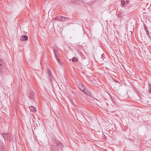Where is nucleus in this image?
<instances>
[{
	"label": "nucleus",
	"instance_id": "obj_1",
	"mask_svg": "<svg viewBox=\"0 0 151 151\" xmlns=\"http://www.w3.org/2000/svg\"><path fill=\"white\" fill-rule=\"evenodd\" d=\"M28 96L30 99H34L36 95L33 87L31 86L28 90L27 93Z\"/></svg>",
	"mask_w": 151,
	"mask_h": 151
},
{
	"label": "nucleus",
	"instance_id": "obj_2",
	"mask_svg": "<svg viewBox=\"0 0 151 151\" xmlns=\"http://www.w3.org/2000/svg\"><path fill=\"white\" fill-rule=\"evenodd\" d=\"M53 51L55 54V58L56 60H57V61L59 63H61V62L60 60V59L58 58V51L55 50H54Z\"/></svg>",
	"mask_w": 151,
	"mask_h": 151
},
{
	"label": "nucleus",
	"instance_id": "obj_3",
	"mask_svg": "<svg viewBox=\"0 0 151 151\" xmlns=\"http://www.w3.org/2000/svg\"><path fill=\"white\" fill-rule=\"evenodd\" d=\"M51 71L50 68H48L47 69V73H48V76H49V79L50 81H52L53 79V77L52 76L51 73Z\"/></svg>",
	"mask_w": 151,
	"mask_h": 151
},
{
	"label": "nucleus",
	"instance_id": "obj_4",
	"mask_svg": "<svg viewBox=\"0 0 151 151\" xmlns=\"http://www.w3.org/2000/svg\"><path fill=\"white\" fill-rule=\"evenodd\" d=\"M125 15V12L121 10L119 11L117 15V17L119 18H122Z\"/></svg>",
	"mask_w": 151,
	"mask_h": 151
},
{
	"label": "nucleus",
	"instance_id": "obj_5",
	"mask_svg": "<svg viewBox=\"0 0 151 151\" xmlns=\"http://www.w3.org/2000/svg\"><path fill=\"white\" fill-rule=\"evenodd\" d=\"M1 134L2 135L4 138L5 140H8L9 136V134L6 133H2Z\"/></svg>",
	"mask_w": 151,
	"mask_h": 151
},
{
	"label": "nucleus",
	"instance_id": "obj_6",
	"mask_svg": "<svg viewBox=\"0 0 151 151\" xmlns=\"http://www.w3.org/2000/svg\"><path fill=\"white\" fill-rule=\"evenodd\" d=\"M79 88L82 92L85 91V90L86 89V87L82 84H81L80 85Z\"/></svg>",
	"mask_w": 151,
	"mask_h": 151
},
{
	"label": "nucleus",
	"instance_id": "obj_7",
	"mask_svg": "<svg viewBox=\"0 0 151 151\" xmlns=\"http://www.w3.org/2000/svg\"><path fill=\"white\" fill-rule=\"evenodd\" d=\"M28 39V37L27 36L24 35L21 36L20 40L21 41L27 40Z\"/></svg>",
	"mask_w": 151,
	"mask_h": 151
},
{
	"label": "nucleus",
	"instance_id": "obj_8",
	"mask_svg": "<svg viewBox=\"0 0 151 151\" xmlns=\"http://www.w3.org/2000/svg\"><path fill=\"white\" fill-rule=\"evenodd\" d=\"M57 146L58 149L62 150L63 145L61 142H59L57 144Z\"/></svg>",
	"mask_w": 151,
	"mask_h": 151
},
{
	"label": "nucleus",
	"instance_id": "obj_9",
	"mask_svg": "<svg viewBox=\"0 0 151 151\" xmlns=\"http://www.w3.org/2000/svg\"><path fill=\"white\" fill-rule=\"evenodd\" d=\"M3 64V62L0 59V71H1L4 68V66Z\"/></svg>",
	"mask_w": 151,
	"mask_h": 151
},
{
	"label": "nucleus",
	"instance_id": "obj_10",
	"mask_svg": "<svg viewBox=\"0 0 151 151\" xmlns=\"http://www.w3.org/2000/svg\"><path fill=\"white\" fill-rule=\"evenodd\" d=\"M83 92L88 96H90L91 95V93L88 90H86V89L85 90V91H83Z\"/></svg>",
	"mask_w": 151,
	"mask_h": 151
},
{
	"label": "nucleus",
	"instance_id": "obj_11",
	"mask_svg": "<svg viewBox=\"0 0 151 151\" xmlns=\"http://www.w3.org/2000/svg\"><path fill=\"white\" fill-rule=\"evenodd\" d=\"M4 147V144L2 141H0V149H3Z\"/></svg>",
	"mask_w": 151,
	"mask_h": 151
},
{
	"label": "nucleus",
	"instance_id": "obj_12",
	"mask_svg": "<svg viewBox=\"0 0 151 151\" xmlns=\"http://www.w3.org/2000/svg\"><path fill=\"white\" fill-rule=\"evenodd\" d=\"M29 108L30 110L32 111H34L36 109L33 106H29Z\"/></svg>",
	"mask_w": 151,
	"mask_h": 151
},
{
	"label": "nucleus",
	"instance_id": "obj_13",
	"mask_svg": "<svg viewBox=\"0 0 151 151\" xmlns=\"http://www.w3.org/2000/svg\"><path fill=\"white\" fill-rule=\"evenodd\" d=\"M55 19H56L59 20L60 21H61V19H62V16H59L55 18Z\"/></svg>",
	"mask_w": 151,
	"mask_h": 151
},
{
	"label": "nucleus",
	"instance_id": "obj_14",
	"mask_svg": "<svg viewBox=\"0 0 151 151\" xmlns=\"http://www.w3.org/2000/svg\"><path fill=\"white\" fill-rule=\"evenodd\" d=\"M68 19L67 17H64V16H62V19H61L62 21H65Z\"/></svg>",
	"mask_w": 151,
	"mask_h": 151
},
{
	"label": "nucleus",
	"instance_id": "obj_15",
	"mask_svg": "<svg viewBox=\"0 0 151 151\" xmlns=\"http://www.w3.org/2000/svg\"><path fill=\"white\" fill-rule=\"evenodd\" d=\"M72 60L73 62H78V60L77 58L74 57L73 58Z\"/></svg>",
	"mask_w": 151,
	"mask_h": 151
},
{
	"label": "nucleus",
	"instance_id": "obj_16",
	"mask_svg": "<svg viewBox=\"0 0 151 151\" xmlns=\"http://www.w3.org/2000/svg\"><path fill=\"white\" fill-rule=\"evenodd\" d=\"M148 86L149 87V88L148 91L150 93H151V85L150 84H149Z\"/></svg>",
	"mask_w": 151,
	"mask_h": 151
},
{
	"label": "nucleus",
	"instance_id": "obj_17",
	"mask_svg": "<svg viewBox=\"0 0 151 151\" xmlns=\"http://www.w3.org/2000/svg\"><path fill=\"white\" fill-rule=\"evenodd\" d=\"M121 3L123 5H124L125 4V2L124 0H122L121 1Z\"/></svg>",
	"mask_w": 151,
	"mask_h": 151
},
{
	"label": "nucleus",
	"instance_id": "obj_18",
	"mask_svg": "<svg viewBox=\"0 0 151 151\" xmlns=\"http://www.w3.org/2000/svg\"><path fill=\"white\" fill-rule=\"evenodd\" d=\"M144 29H145V30L146 32H147V30H148L146 27L145 26H144Z\"/></svg>",
	"mask_w": 151,
	"mask_h": 151
},
{
	"label": "nucleus",
	"instance_id": "obj_19",
	"mask_svg": "<svg viewBox=\"0 0 151 151\" xmlns=\"http://www.w3.org/2000/svg\"><path fill=\"white\" fill-rule=\"evenodd\" d=\"M73 2H76V3H78V2L77 1V0H72Z\"/></svg>",
	"mask_w": 151,
	"mask_h": 151
},
{
	"label": "nucleus",
	"instance_id": "obj_20",
	"mask_svg": "<svg viewBox=\"0 0 151 151\" xmlns=\"http://www.w3.org/2000/svg\"><path fill=\"white\" fill-rule=\"evenodd\" d=\"M126 3L127 4H128V3H129V1H127V0L126 1Z\"/></svg>",
	"mask_w": 151,
	"mask_h": 151
},
{
	"label": "nucleus",
	"instance_id": "obj_21",
	"mask_svg": "<svg viewBox=\"0 0 151 151\" xmlns=\"http://www.w3.org/2000/svg\"><path fill=\"white\" fill-rule=\"evenodd\" d=\"M147 34L148 35V34H149V32H148V30H147Z\"/></svg>",
	"mask_w": 151,
	"mask_h": 151
}]
</instances>
